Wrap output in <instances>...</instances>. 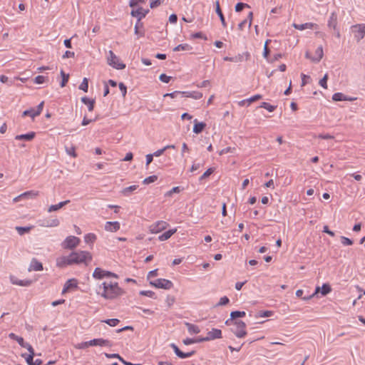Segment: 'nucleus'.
Wrapping results in <instances>:
<instances>
[{
	"instance_id": "nucleus-19",
	"label": "nucleus",
	"mask_w": 365,
	"mask_h": 365,
	"mask_svg": "<svg viewBox=\"0 0 365 365\" xmlns=\"http://www.w3.org/2000/svg\"><path fill=\"white\" fill-rule=\"evenodd\" d=\"M9 337L11 339L16 340L21 347L27 349L29 347L28 346H31L29 344L25 343L21 336H19L14 333H10L9 334Z\"/></svg>"
},
{
	"instance_id": "nucleus-25",
	"label": "nucleus",
	"mask_w": 365,
	"mask_h": 365,
	"mask_svg": "<svg viewBox=\"0 0 365 365\" xmlns=\"http://www.w3.org/2000/svg\"><path fill=\"white\" fill-rule=\"evenodd\" d=\"M70 202V200H65L63 202H61L56 205H52L48 208V212H52L58 210L59 209L62 208L66 205L68 204Z\"/></svg>"
},
{
	"instance_id": "nucleus-44",
	"label": "nucleus",
	"mask_w": 365,
	"mask_h": 365,
	"mask_svg": "<svg viewBox=\"0 0 365 365\" xmlns=\"http://www.w3.org/2000/svg\"><path fill=\"white\" fill-rule=\"evenodd\" d=\"M157 180H158V176L154 175H151V176H149V177L145 178L143 181V183L148 185V184L155 182Z\"/></svg>"
},
{
	"instance_id": "nucleus-1",
	"label": "nucleus",
	"mask_w": 365,
	"mask_h": 365,
	"mask_svg": "<svg viewBox=\"0 0 365 365\" xmlns=\"http://www.w3.org/2000/svg\"><path fill=\"white\" fill-rule=\"evenodd\" d=\"M98 294L105 299L113 300L124 294V290L117 282H103L98 287Z\"/></svg>"
},
{
	"instance_id": "nucleus-38",
	"label": "nucleus",
	"mask_w": 365,
	"mask_h": 365,
	"mask_svg": "<svg viewBox=\"0 0 365 365\" xmlns=\"http://www.w3.org/2000/svg\"><path fill=\"white\" fill-rule=\"evenodd\" d=\"M96 240V235L93 233H88L85 235L84 240L86 243L93 244Z\"/></svg>"
},
{
	"instance_id": "nucleus-14",
	"label": "nucleus",
	"mask_w": 365,
	"mask_h": 365,
	"mask_svg": "<svg viewBox=\"0 0 365 365\" xmlns=\"http://www.w3.org/2000/svg\"><path fill=\"white\" fill-rule=\"evenodd\" d=\"M292 26L298 30L302 31L307 29H317L319 28V26L317 24L314 23H305L302 24H297L294 23L292 24Z\"/></svg>"
},
{
	"instance_id": "nucleus-11",
	"label": "nucleus",
	"mask_w": 365,
	"mask_h": 365,
	"mask_svg": "<svg viewBox=\"0 0 365 365\" xmlns=\"http://www.w3.org/2000/svg\"><path fill=\"white\" fill-rule=\"evenodd\" d=\"M89 344H92V346H112L113 344L108 339H104L102 338L99 339H93L89 341Z\"/></svg>"
},
{
	"instance_id": "nucleus-57",
	"label": "nucleus",
	"mask_w": 365,
	"mask_h": 365,
	"mask_svg": "<svg viewBox=\"0 0 365 365\" xmlns=\"http://www.w3.org/2000/svg\"><path fill=\"white\" fill-rule=\"evenodd\" d=\"M44 102H41L38 106H37V110H35V113H34L33 115H39L42 112Z\"/></svg>"
},
{
	"instance_id": "nucleus-39",
	"label": "nucleus",
	"mask_w": 365,
	"mask_h": 365,
	"mask_svg": "<svg viewBox=\"0 0 365 365\" xmlns=\"http://www.w3.org/2000/svg\"><path fill=\"white\" fill-rule=\"evenodd\" d=\"M356 27L359 28L358 33L359 35H356V38L359 41L360 39L363 38L365 34V26L362 25H357Z\"/></svg>"
},
{
	"instance_id": "nucleus-7",
	"label": "nucleus",
	"mask_w": 365,
	"mask_h": 365,
	"mask_svg": "<svg viewBox=\"0 0 365 365\" xmlns=\"http://www.w3.org/2000/svg\"><path fill=\"white\" fill-rule=\"evenodd\" d=\"M168 223L165 221L160 220L150 225L148 227L150 232L157 234L165 230L168 227Z\"/></svg>"
},
{
	"instance_id": "nucleus-24",
	"label": "nucleus",
	"mask_w": 365,
	"mask_h": 365,
	"mask_svg": "<svg viewBox=\"0 0 365 365\" xmlns=\"http://www.w3.org/2000/svg\"><path fill=\"white\" fill-rule=\"evenodd\" d=\"M59 224V220L58 218H54L50 220L44 221L43 223L40 224V225L47 227H54L58 226Z\"/></svg>"
},
{
	"instance_id": "nucleus-63",
	"label": "nucleus",
	"mask_w": 365,
	"mask_h": 365,
	"mask_svg": "<svg viewBox=\"0 0 365 365\" xmlns=\"http://www.w3.org/2000/svg\"><path fill=\"white\" fill-rule=\"evenodd\" d=\"M273 312L272 311H263L259 313V317H269L272 315Z\"/></svg>"
},
{
	"instance_id": "nucleus-62",
	"label": "nucleus",
	"mask_w": 365,
	"mask_h": 365,
	"mask_svg": "<svg viewBox=\"0 0 365 365\" xmlns=\"http://www.w3.org/2000/svg\"><path fill=\"white\" fill-rule=\"evenodd\" d=\"M66 150L67 154H68L69 155H71L73 158H76L77 156L74 147H71L70 148H66Z\"/></svg>"
},
{
	"instance_id": "nucleus-64",
	"label": "nucleus",
	"mask_w": 365,
	"mask_h": 365,
	"mask_svg": "<svg viewBox=\"0 0 365 365\" xmlns=\"http://www.w3.org/2000/svg\"><path fill=\"white\" fill-rule=\"evenodd\" d=\"M213 169L212 168H209L207 169L203 174L200 177V180H202L204 178H206L207 177H209L212 173H213Z\"/></svg>"
},
{
	"instance_id": "nucleus-45",
	"label": "nucleus",
	"mask_w": 365,
	"mask_h": 365,
	"mask_svg": "<svg viewBox=\"0 0 365 365\" xmlns=\"http://www.w3.org/2000/svg\"><path fill=\"white\" fill-rule=\"evenodd\" d=\"M103 322L108 324L110 327H115L119 323V319H110L102 321Z\"/></svg>"
},
{
	"instance_id": "nucleus-51",
	"label": "nucleus",
	"mask_w": 365,
	"mask_h": 365,
	"mask_svg": "<svg viewBox=\"0 0 365 365\" xmlns=\"http://www.w3.org/2000/svg\"><path fill=\"white\" fill-rule=\"evenodd\" d=\"M140 294L143 295V296H146V297H151V298H154L155 295V292H153V291H150V290L140 291Z\"/></svg>"
},
{
	"instance_id": "nucleus-56",
	"label": "nucleus",
	"mask_w": 365,
	"mask_h": 365,
	"mask_svg": "<svg viewBox=\"0 0 365 365\" xmlns=\"http://www.w3.org/2000/svg\"><path fill=\"white\" fill-rule=\"evenodd\" d=\"M147 0H130L129 6L130 7H134L138 6L140 3L144 4Z\"/></svg>"
},
{
	"instance_id": "nucleus-30",
	"label": "nucleus",
	"mask_w": 365,
	"mask_h": 365,
	"mask_svg": "<svg viewBox=\"0 0 365 365\" xmlns=\"http://www.w3.org/2000/svg\"><path fill=\"white\" fill-rule=\"evenodd\" d=\"M185 324L187 327V330H188L190 334H198V333H200V328L197 325H195V324L189 323V322H185Z\"/></svg>"
},
{
	"instance_id": "nucleus-23",
	"label": "nucleus",
	"mask_w": 365,
	"mask_h": 365,
	"mask_svg": "<svg viewBox=\"0 0 365 365\" xmlns=\"http://www.w3.org/2000/svg\"><path fill=\"white\" fill-rule=\"evenodd\" d=\"M215 11L216 13L217 14L218 16L220 17V19L221 21V23H222V25L224 28H225L227 26V24L225 22V17H224V15L222 12V10L220 9V3L218 1H217L215 2Z\"/></svg>"
},
{
	"instance_id": "nucleus-41",
	"label": "nucleus",
	"mask_w": 365,
	"mask_h": 365,
	"mask_svg": "<svg viewBox=\"0 0 365 365\" xmlns=\"http://www.w3.org/2000/svg\"><path fill=\"white\" fill-rule=\"evenodd\" d=\"M331 291V288L329 284H324L321 287V293L323 296L327 295Z\"/></svg>"
},
{
	"instance_id": "nucleus-47",
	"label": "nucleus",
	"mask_w": 365,
	"mask_h": 365,
	"mask_svg": "<svg viewBox=\"0 0 365 365\" xmlns=\"http://www.w3.org/2000/svg\"><path fill=\"white\" fill-rule=\"evenodd\" d=\"M341 242L342 245L345 246H349L353 245V241L351 239L344 236L341 237Z\"/></svg>"
},
{
	"instance_id": "nucleus-26",
	"label": "nucleus",
	"mask_w": 365,
	"mask_h": 365,
	"mask_svg": "<svg viewBox=\"0 0 365 365\" xmlns=\"http://www.w3.org/2000/svg\"><path fill=\"white\" fill-rule=\"evenodd\" d=\"M336 26H337V16L336 14L333 12L329 16V19L328 21V26L329 28H332L334 30H336Z\"/></svg>"
},
{
	"instance_id": "nucleus-46",
	"label": "nucleus",
	"mask_w": 365,
	"mask_h": 365,
	"mask_svg": "<svg viewBox=\"0 0 365 365\" xmlns=\"http://www.w3.org/2000/svg\"><path fill=\"white\" fill-rule=\"evenodd\" d=\"M190 46L187 43L185 44H179L176 47L174 48V51H185L190 49Z\"/></svg>"
},
{
	"instance_id": "nucleus-58",
	"label": "nucleus",
	"mask_w": 365,
	"mask_h": 365,
	"mask_svg": "<svg viewBox=\"0 0 365 365\" xmlns=\"http://www.w3.org/2000/svg\"><path fill=\"white\" fill-rule=\"evenodd\" d=\"M270 41V40H267L265 43H264V51H263V56L265 58H267L268 57V55H269V49L268 48V43Z\"/></svg>"
},
{
	"instance_id": "nucleus-40",
	"label": "nucleus",
	"mask_w": 365,
	"mask_h": 365,
	"mask_svg": "<svg viewBox=\"0 0 365 365\" xmlns=\"http://www.w3.org/2000/svg\"><path fill=\"white\" fill-rule=\"evenodd\" d=\"M61 76L62 77V81L61 83V87L63 88L68 83L69 79V74H66L64 73L63 70L61 71Z\"/></svg>"
},
{
	"instance_id": "nucleus-59",
	"label": "nucleus",
	"mask_w": 365,
	"mask_h": 365,
	"mask_svg": "<svg viewBox=\"0 0 365 365\" xmlns=\"http://www.w3.org/2000/svg\"><path fill=\"white\" fill-rule=\"evenodd\" d=\"M230 302L229 299L225 296L220 298L219 302L217 303V306H223L228 304Z\"/></svg>"
},
{
	"instance_id": "nucleus-31",
	"label": "nucleus",
	"mask_w": 365,
	"mask_h": 365,
	"mask_svg": "<svg viewBox=\"0 0 365 365\" xmlns=\"http://www.w3.org/2000/svg\"><path fill=\"white\" fill-rule=\"evenodd\" d=\"M39 195L38 191L36 190H29L26 191L24 193H21V196H23V198H30V199H34L37 197Z\"/></svg>"
},
{
	"instance_id": "nucleus-6",
	"label": "nucleus",
	"mask_w": 365,
	"mask_h": 365,
	"mask_svg": "<svg viewBox=\"0 0 365 365\" xmlns=\"http://www.w3.org/2000/svg\"><path fill=\"white\" fill-rule=\"evenodd\" d=\"M150 284L156 288L164 289H170L173 287V283L170 280L161 278L151 281Z\"/></svg>"
},
{
	"instance_id": "nucleus-2",
	"label": "nucleus",
	"mask_w": 365,
	"mask_h": 365,
	"mask_svg": "<svg viewBox=\"0 0 365 365\" xmlns=\"http://www.w3.org/2000/svg\"><path fill=\"white\" fill-rule=\"evenodd\" d=\"M72 264H84L88 265L92 260V255L88 251L79 250L70 253Z\"/></svg>"
},
{
	"instance_id": "nucleus-15",
	"label": "nucleus",
	"mask_w": 365,
	"mask_h": 365,
	"mask_svg": "<svg viewBox=\"0 0 365 365\" xmlns=\"http://www.w3.org/2000/svg\"><path fill=\"white\" fill-rule=\"evenodd\" d=\"M149 12V10L143 9L142 7L138 8L136 10H133L131 11V15L134 17L138 18L137 21H140V20L144 18L146 14Z\"/></svg>"
},
{
	"instance_id": "nucleus-12",
	"label": "nucleus",
	"mask_w": 365,
	"mask_h": 365,
	"mask_svg": "<svg viewBox=\"0 0 365 365\" xmlns=\"http://www.w3.org/2000/svg\"><path fill=\"white\" fill-rule=\"evenodd\" d=\"M170 347L173 349V351L175 353V354L179 358H181V359H185V358L190 357V356H192L195 354L194 351H192L187 352V353H184L182 351H181L180 350V349L178 348V346L176 344H173V343L170 344Z\"/></svg>"
},
{
	"instance_id": "nucleus-4",
	"label": "nucleus",
	"mask_w": 365,
	"mask_h": 365,
	"mask_svg": "<svg viewBox=\"0 0 365 365\" xmlns=\"http://www.w3.org/2000/svg\"><path fill=\"white\" fill-rule=\"evenodd\" d=\"M80 242L81 240L78 237L71 235L62 242L61 247L65 250H73L79 245Z\"/></svg>"
},
{
	"instance_id": "nucleus-21",
	"label": "nucleus",
	"mask_w": 365,
	"mask_h": 365,
	"mask_svg": "<svg viewBox=\"0 0 365 365\" xmlns=\"http://www.w3.org/2000/svg\"><path fill=\"white\" fill-rule=\"evenodd\" d=\"M182 95L187 98L193 99H200L202 97V93L199 91H182Z\"/></svg>"
},
{
	"instance_id": "nucleus-36",
	"label": "nucleus",
	"mask_w": 365,
	"mask_h": 365,
	"mask_svg": "<svg viewBox=\"0 0 365 365\" xmlns=\"http://www.w3.org/2000/svg\"><path fill=\"white\" fill-rule=\"evenodd\" d=\"M32 228H33V226H29V227H19L18 226V227H16V230L17 231L19 235H23L25 233L29 232Z\"/></svg>"
},
{
	"instance_id": "nucleus-52",
	"label": "nucleus",
	"mask_w": 365,
	"mask_h": 365,
	"mask_svg": "<svg viewBox=\"0 0 365 365\" xmlns=\"http://www.w3.org/2000/svg\"><path fill=\"white\" fill-rule=\"evenodd\" d=\"M165 0H152L150 4V7L151 9L156 8L159 6L161 4L164 2Z\"/></svg>"
},
{
	"instance_id": "nucleus-60",
	"label": "nucleus",
	"mask_w": 365,
	"mask_h": 365,
	"mask_svg": "<svg viewBox=\"0 0 365 365\" xmlns=\"http://www.w3.org/2000/svg\"><path fill=\"white\" fill-rule=\"evenodd\" d=\"M171 77L170 76H167L166 74L165 73H163L159 77V79L162 81V82H164V83H169Z\"/></svg>"
},
{
	"instance_id": "nucleus-49",
	"label": "nucleus",
	"mask_w": 365,
	"mask_h": 365,
	"mask_svg": "<svg viewBox=\"0 0 365 365\" xmlns=\"http://www.w3.org/2000/svg\"><path fill=\"white\" fill-rule=\"evenodd\" d=\"M48 80L47 77H45L43 76H38L34 79V83L37 84H41L46 82Z\"/></svg>"
},
{
	"instance_id": "nucleus-33",
	"label": "nucleus",
	"mask_w": 365,
	"mask_h": 365,
	"mask_svg": "<svg viewBox=\"0 0 365 365\" xmlns=\"http://www.w3.org/2000/svg\"><path fill=\"white\" fill-rule=\"evenodd\" d=\"M195 123L194 127H193V132L195 133L198 134V133H201L203 130V129L206 126V124L205 123H202V122L197 123V120H195Z\"/></svg>"
},
{
	"instance_id": "nucleus-27",
	"label": "nucleus",
	"mask_w": 365,
	"mask_h": 365,
	"mask_svg": "<svg viewBox=\"0 0 365 365\" xmlns=\"http://www.w3.org/2000/svg\"><path fill=\"white\" fill-rule=\"evenodd\" d=\"M28 346L29 347L26 349L29 351V354L26 357V361L29 365H34V356L35 354L34 350L31 346Z\"/></svg>"
},
{
	"instance_id": "nucleus-28",
	"label": "nucleus",
	"mask_w": 365,
	"mask_h": 365,
	"mask_svg": "<svg viewBox=\"0 0 365 365\" xmlns=\"http://www.w3.org/2000/svg\"><path fill=\"white\" fill-rule=\"evenodd\" d=\"M177 231V229L175 228V229H173V230H169L167 232H165L163 234L160 235L159 237H158V240L160 241H165V240H168L173 235H174Z\"/></svg>"
},
{
	"instance_id": "nucleus-61",
	"label": "nucleus",
	"mask_w": 365,
	"mask_h": 365,
	"mask_svg": "<svg viewBox=\"0 0 365 365\" xmlns=\"http://www.w3.org/2000/svg\"><path fill=\"white\" fill-rule=\"evenodd\" d=\"M118 86H119V88L122 93V95L123 97H125L126 96V93H127V88L126 86H125V84L123 83H120L118 84Z\"/></svg>"
},
{
	"instance_id": "nucleus-34",
	"label": "nucleus",
	"mask_w": 365,
	"mask_h": 365,
	"mask_svg": "<svg viewBox=\"0 0 365 365\" xmlns=\"http://www.w3.org/2000/svg\"><path fill=\"white\" fill-rule=\"evenodd\" d=\"M332 100L334 101H352L353 98H348L342 93H335L332 96Z\"/></svg>"
},
{
	"instance_id": "nucleus-10",
	"label": "nucleus",
	"mask_w": 365,
	"mask_h": 365,
	"mask_svg": "<svg viewBox=\"0 0 365 365\" xmlns=\"http://www.w3.org/2000/svg\"><path fill=\"white\" fill-rule=\"evenodd\" d=\"M43 269V264L36 258H32L28 268L29 272H39Z\"/></svg>"
},
{
	"instance_id": "nucleus-55",
	"label": "nucleus",
	"mask_w": 365,
	"mask_h": 365,
	"mask_svg": "<svg viewBox=\"0 0 365 365\" xmlns=\"http://www.w3.org/2000/svg\"><path fill=\"white\" fill-rule=\"evenodd\" d=\"M181 190L182 189L180 188V187H174L166 193V196H170L172 195L173 193H179Z\"/></svg>"
},
{
	"instance_id": "nucleus-37",
	"label": "nucleus",
	"mask_w": 365,
	"mask_h": 365,
	"mask_svg": "<svg viewBox=\"0 0 365 365\" xmlns=\"http://www.w3.org/2000/svg\"><path fill=\"white\" fill-rule=\"evenodd\" d=\"M143 28V23L140 21H137V23L135 25V34L138 35V36H143L145 33L143 31H140V29Z\"/></svg>"
},
{
	"instance_id": "nucleus-3",
	"label": "nucleus",
	"mask_w": 365,
	"mask_h": 365,
	"mask_svg": "<svg viewBox=\"0 0 365 365\" xmlns=\"http://www.w3.org/2000/svg\"><path fill=\"white\" fill-rule=\"evenodd\" d=\"M108 65L113 67L115 69L121 70L125 68V64L120 61V59L112 51H108V56L107 58Z\"/></svg>"
},
{
	"instance_id": "nucleus-35",
	"label": "nucleus",
	"mask_w": 365,
	"mask_h": 365,
	"mask_svg": "<svg viewBox=\"0 0 365 365\" xmlns=\"http://www.w3.org/2000/svg\"><path fill=\"white\" fill-rule=\"evenodd\" d=\"M138 185H131L123 188L120 193L124 196H129L130 194L138 188Z\"/></svg>"
},
{
	"instance_id": "nucleus-29",
	"label": "nucleus",
	"mask_w": 365,
	"mask_h": 365,
	"mask_svg": "<svg viewBox=\"0 0 365 365\" xmlns=\"http://www.w3.org/2000/svg\"><path fill=\"white\" fill-rule=\"evenodd\" d=\"M245 312H241V311H234V312H232L231 314H230V317L231 319H228L225 322V324L229 325L230 324V320H233V319H235L236 318H238V317H243L245 316Z\"/></svg>"
},
{
	"instance_id": "nucleus-48",
	"label": "nucleus",
	"mask_w": 365,
	"mask_h": 365,
	"mask_svg": "<svg viewBox=\"0 0 365 365\" xmlns=\"http://www.w3.org/2000/svg\"><path fill=\"white\" fill-rule=\"evenodd\" d=\"M245 7H250V6L247 4H245V3H237L236 5H235V11L236 12H240Z\"/></svg>"
},
{
	"instance_id": "nucleus-53",
	"label": "nucleus",
	"mask_w": 365,
	"mask_h": 365,
	"mask_svg": "<svg viewBox=\"0 0 365 365\" xmlns=\"http://www.w3.org/2000/svg\"><path fill=\"white\" fill-rule=\"evenodd\" d=\"M105 356L108 359H118L120 361H123V359L118 354H108L105 353Z\"/></svg>"
},
{
	"instance_id": "nucleus-17",
	"label": "nucleus",
	"mask_w": 365,
	"mask_h": 365,
	"mask_svg": "<svg viewBox=\"0 0 365 365\" xmlns=\"http://www.w3.org/2000/svg\"><path fill=\"white\" fill-rule=\"evenodd\" d=\"M120 227V223L117 221L106 222L105 224V230L108 232H116Z\"/></svg>"
},
{
	"instance_id": "nucleus-16",
	"label": "nucleus",
	"mask_w": 365,
	"mask_h": 365,
	"mask_svg": "<svg viewBox=\"0 0 365 365\" xmlns=\"http://www.w3.org/2000/svg\"><path fill=\"white\" fill-rule=\"evenodd\" d=\"M78 282L77 280L74 278L70 279L67 280L63 286V289L62 290V294H65L68 292L72 288H77Z\"/></svg>"
},
{
	"instance_id": "nucleus-18",
	"label": "nucleus",
	"mask_w": 365,
	"mask_h": 365,
	"mask_svg": "<svg viewBox=\"0 0 365 365\" xmlns=\"http://www.w3.org/2000/svg\"><path fill=\"white\" fill-rule=\"evenodd\" d=\"M222 337V331L218 329H212L207 333V339L208 341L216 339H220Z\"/></svg>"
},
{
	"instance_id": "nucleus-8",
	"label": "nucleus",
	"mask_w": 365,
	"mask_h": 365,
	"mask_svg": "<svg viewBox=\"0 0 365 365\" xmlns=\"http://www.w3.org/2000/svg\"><path fill=\"white\" fill-rule=\"evenodd\" d=\"M105 277H112L118 278V275L113 272L106 271L100 267H96L93 273V277L96 279H101Z\"/></svg>"
},
{
	"instance_id": "nucleus-20",
	"label": "nucleus",
	"mask_w": 365,
	"mask_h": 365,
	"mask_svg": "<svg viewBox=\"0 0 365 365\" xmlns=\"http://www.w3.org/2000/svg\"><path fill=\"white\" fill-rule=\"evenodd\" d=\"M324 51L322 46H319L315 51V56L311 58V61L314 63H319L323 58Z\"/></svg>"
},
{
	"instance_id": "nucleus-9",
	"label": "nucleus",
	"mask_w": 365,
	"mask_h": 365,
	"mask_svg": "<svg viewBox=\"0 0 365 365\" xmlns=\"http://www.w3.org/2000/svg\"><path fill=\"white\" fill-rule=\"evenodd\" d=\"M71 259V258L70 255L68 256L58 257L56 258V267H58L59 268H64L68 266H71L73 264H72Z\"/></svg>"
},
{
	"instance_id": "nucleus-32",
	"label": "nucleus",
	"mask_w": 365,
	"mask_h": 365,
	"mask_svg": "<svg viewBox=\"0 0 365 365\" xmlns=\"http://www.w3.org/2000/svg\"><path fill=\"white\" fill-rule=\"evenodd\" d=\"M81 101L84 104L87 105L88 109L89 111H93V110L94 104H95V101L94 100L89 99L87 97H83V98H81Z\"/></svg>"
},
{
	"instance_id": "nucleus-13",
	"label": "nucleus",
	"mask_w": 365,
	"mask_h": 365,
	"mask_svg": "<svg viewBox=\"0 0 365 365\" xmlns=\"http://www.w3.org/2000/svg\"><path fill=\"white\" fill-rule=\"evenodd\" d=\"M10 281H11V284L18 285V286H21V287H29L33 282L32 280H31V279L21 280V279H19L17 277H16L14 276L10 277Z\"/></svg>"
},
{
	"instance_id": "nucleus-54",
	"label": "nucleus",
	"mask_w": 365,
	"mask_h": 365,
	"mask_svg": "<svg viewBox=\"0 0 365 365\" xmlns=\"http://www.w3.org/2000/svg\"><path fill=\"white\" fill-rule=\"evenodd\" d=\"M262 98V96L260 94H256V95L250 97V98L246 99V101L248 102L249 104H250L251 103L258 101V100L261 99Z\"/></svg>"
},
{
	"instance_id": "nucleus-43",
	"label": "nucleus",
	"mask_w": 365,
	"mask_h": 365,
	"mask_svg": "<svg viewBox=\"0 0 365 365\" xmlns=\"http://www.w3.org/2000/svg\"><path fill=\"white\" fill-rule=\"evenodd\" d=\"M88 88V79L86 78H84L83 79V81L79 86V89L83 91L84 92H87Z\"/></svg>"
},
{
	"instance_id": "nucleus-22",
	"label": "nucleus",
	"mask_w": 365,
	"mask_h": 365,
	"mask_svg": "<svg viewBox=\"0 0 365 365\" xmlns=\"http://www.w3.org/2000/svg\"><path fill=\"white\" fill-rule=\"evenodd\" d=\"M36 133L34 132H30L26 134L17 135L15 136V139L17 140H32L35 137Z\"/></svg>"
},
{
	"instance_id": "nucleus-50",
	"label": "nucleus",
	"mask_w": 365,
	"mask_h": 365,
	"mask_svg": "<svg viewBox=\"0 0 365 365\" xmlns=\"http://www.w3.org/2000/svg\"><path fill=\"white\" fill-rule=\"evenodd\" d=\"M327 79H328V74L326 73L324 77L319 81V84L323 87L324 88H327Z\"/></svg>"
},
{
	"instance_id": "nucleus-42",
	"label": "nucleus",
	"mask_w": 365,
	"mask_h": 365,
	"mask_svg": "<svg viewBox=\"0 0 365 365\" xmlns=\"http://www.w3.org/2000/svg\"><path fill=\"white\" fill-rule=\"evenodd\" d=\"M276 107L277 106H272L266 102H263L260 105V108H263L267 110L269 112H273L275 110Z\"/></svg>"
},
{
	"instance_id": "nucleus-5",
	"label": "nucleus",
	"mask_w": 365,
	"mask_h": 365,
	"mask_svg": "<svg viewBox=\"0 0 365 365\" xmlns=\"http://www.w3.org/2000/svg\"><path fill=\"white\" fill-rule=\"evenodd\" d=\"M233 324L235 328L232 331L237 338H243L247 335L245 329L246 324L242 320H235L233 322Z\"/></svg>"
}]
</instances>
